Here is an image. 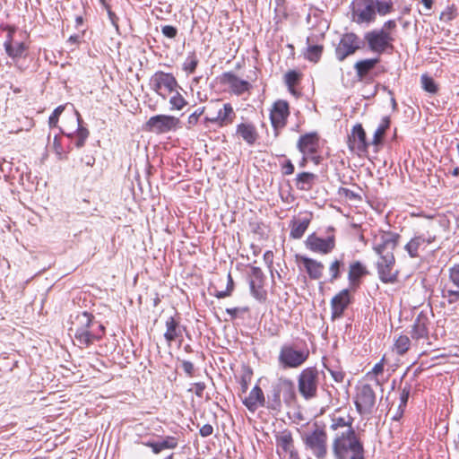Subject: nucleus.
<instances>
[{"label":"nucleus","mask_w":459,"mask_h":459,"mask_svg":"<svg viewBox=\"0 0 459 459\" xmlns=\"http://www.w3.org/2000/svg\"><path fill=\"white\" fill-rule=\"evenodd\" d=\"M342 265V262L341 260L335 259L333 260L329 266V273L331 274L330 281L333 282L337 280L341 275V267Z\"/></svg>","instance_id":"obj_48"},{"label":"nucleus","mask_w":459,"mask_h":459,"mask_svg":"<svg viewBox=\"0 0 459 459\" xmlns=\"http://www.w3.org/2000/svg\"><path fill=\"white\" fill-rule=\"evenodd\" d=\"M243 403L250 411H255L259 406H265V398L261 387L255 385L250 391L249 395L245 398Z\"/></svg>","instance_id":"obj_27"},{"label":"nucleus","mask_w":459,"mask_h":459,"mask_svg":"<svg viewBox=\"0 0 459 459\" xmlns=\"http://www.w3.org/2000/svg\"><path fill=\"white\" fill-rule=\"evenodd\" d=\"M283 167L286 169V172H293L294 170V166L290 160H287Z\"/></svg>","instance_id":"obj_63"},{"label":"nucleus","mask_w":459,"mask_h":459,"mask_svg":"<svg viewBox=\"0 0 459 459\" xmlns=\"http://www.w3.org/2000/svg\"><path fill=\"white\" fill-rule=\"evenodd\" d=\"M320 372L316 367L303 369L298 377V389L300 395L310 400L317 395Z\"/></svg>","instance_id":"obj_6"},{"label":"nucleus","mask_w":459,"mask_h":459,"mask_svg":"<svg viewBox=\"0 0 459 459\" xmlns=\"http://www.w3.org/2000/svg\"><path fill=\"white\" fill-rule=\"evenodd\" d=\"M396 27V22L394 20H389L385 22L383 27L379 30H383L385 33H391L390 31L394 30Z\"/></svg>","instance_id":"obj_56"},{"label":"nucleus","mask_w":459,"mask_h":459,"mask_svg":"<svg viewBox=\"0 0 459 459\" xmlns=\"http://www.w3.org/2000/svg\"><path fill=\"white\" fill-rule=\"evenodd\" d=\"M395 258L394 255L379 256L377 263V273L384 283H394L397 281L398 272L394 270Z\"/></svg>","instance_id":"obj_16"},{"label":"nucleus","mask_w":459,"mask_h":459,"mask_svg":"<svg viewBox=\"0 0 459 459\" xmlns=\"http://www.w3.org/2000/svg\"><path fill=\"white\" fill-rule=\"evenodd\" d=\"M265 406L273 411H280L281 407V397L279 390L273 383L271 386V390L267 394V401H265Z\"/></svg>","instance_id":"obj_36"},{"label":"nucleus","mask_w":459,"mask_h":459,"mask_svg":"<svg viewBox=\"0 0 459 459\" xmlns=\"http://www.w3.org/2000/svg\"><path fill=\"white\" fill-rule=\"evenodd\" d=\"M307 247L315 253L326 255L331 253L335 247L334 236H329L326 238L310 235L306 240Z\"/></svg>","instance_id":"obj_19"},{"label":"nucleus","mask_w":459,"mask_h":459,"mask_svg":"<svg viewBox=\"0 0 459 459\" xmlns=\"http://www.w3.org/2000/svg\"><path fill=\"white\" fill-rule=\"evenodd\" d=\"M75 116H76V121H77V129L75 132V136H76L75 146L77 148H82L84 145V143L89 136V131L81 126L82 118H81L80 114L77 111H75Z\"/></svg>","instance_id":"obj_39"},{"label":"nucleus","mask_w":459,"mask_h":459,"mask_svg":"<svg viewBox=\"0 0 459 459\" xmlns=\"http://www.w3.org/2000/svg\"><path fill=\"white\" fill-rule=\"evenodd\" d=\"M150 87L162 99H166L176 91L178 83L172 74L158 71L150 78Z\"/></svg>","instance_id":"obj_7"},{"label":"nucleus","mask_w":459,"mask_h":459,"mask_svg":"<svg viewBox=\"0 0 459 459\" xmlns=\"http://www.w3.org/2000/svg\"><path fill=\"white\" fill-rule=\"evenodd\" d=\"M197 65H198V59L193 54L186 58V62L183 65V69L185 71L188 72L189 74H192L196 69Z\"/></svg>","instance_id":"obj_51"},{"label":"nucleus","mask_w":459,"mask_h":459,"mask_svg":"<svg viewBox=\"0 0 459 459\" xmlns=\"http://www.w3.org/2000/svg\"><path fill=\"white\" fill-rule=\"evenodd\" d=\"M367 273V268L359 261H356L351 264L348 273V280L350 284L352 286L359 285V279Z\"/></svg>","instance_id":"obj_33"},{"label":"nucleus","mask_w":459,"mask_h":459,"mask_svg":"<svg viewBox=\"0 0 459 459\" xmlns=\"http://www.w3.org/2000/svg\"><path fill=\"white\" fill-rule=\"evenodd\" d=\"M205 389V384L203 382L195 383L193 387L189 390L194 392L198 397H202Z\"/></svg>","instance_id":"obj_54"},{"label":"nucleus","mask_w":459,"mask_h":459,"mask_svg":"<svg viewBox=\"0 0 459 459\" xmlns=\"http://www.w3.org/2000/svg\"><path fill=\"white\" fill-rule=\"evenodd\" d=\"M389 126H390L389 117H383V119L381 120V123L379 124V126H377V128L376 129V131L374 133L372 144L377 145L382 142L386 130L389 128Z\"/></svg>","instance_id":"obj_40"},{"label":"nucleus","mask_w":459,"mask_h":459,"mask_svg":"<svg viewBox=\"0 0 459 459\" xmlns=\"http://www.w3.org/2000/svg\"><path fill=\"white\" fill-rule=\"evenodd\" d=\"M332 451L335 459H365L363 443L355 430L334 435Z\"/></svg>","instance_id":"obj_2"},{"label":"nucleus","mask_w":459,"mask_h":459,"mask_svg":"<svg viewBox=\"0 0 459 459\" xmlns=\"http://www.w3.org/2000/svg\"><path fill=\"white\" fill-rule=\"evenodd\" d=\"M400 236L391 231H383L375 236L373 249L378 256L394 255Z\"/></svg>","instance_id":"obj_12"},{"label":"nucleus","mask_w":459,"mask_h":459,"mask_svg":"<svg viewBox=\"0 0 459 459\" xmlns=\"http://www.w3.org/2000/svg\"><path fill=\"white\" fill-rule=\"evenodd\" d=\"M420 82L424 91L432 94L437 91V85L436 84L435 81L429 75L422 74L420 77Z\"/></svg>","instance_id":"obj_44"},{"label":"nucleus","mask_w":459,"mask_h":459,"mask_svg":"<svg viewBox=\"0 0 459 459\" xmlns=\"http://www.w3.org/2000/svg\"><path fill=\"white\" fill-rule=\"evenodd\" d=\"M363 44L364 42L355 33L343 34L335 48L336 58L341 62L343 61L347 56L362 48Z\"/></svg>","instance_id":"obj_11"},{"label":"nucleus","mask_w":459,"mask_h":459,"mask_svg":"<svg viewBox=\"0 0 459 459\" xmlns=\"http://www.w3.org/2000/svg\"><path fill=\"white\" fill-rule=\"evenodd\" d=\"M454 19L453 12L450 9H447L445 12H442L440 14V20L448 22Z\"/></svg>","instance_id":"obj_59"},{"label":"nucleus","mask_w":459,"mask_h":459,"mask_svg":"<svg viewBox=\"0 0 459 459\" xmlns=\"http://www.w3.org/2000/svg\"><path fill=\"white\" fill-rule=\"evenodd\" d=\"M161 32L165 37L174 39L178 34V30L172 25H164L161 27Z\"/></svg>","instance_id":"obj_53"},{"label":"nucleus","mask_w":459,"mask_h":459,"mask_svg":"<svg viewBox=\"0 0 459 459\" xmlns=\"http://www.w3.org/2000/svg\"><path fill=\"white\" fill-rule=\"evenodd\" d=\"M309 223L310 217L307 215L304 217H299L298 219H293L290 223V236L292 238H300L307 230Z\"/></svg>","instance_id":"obj_30"},{"label":"nucleus","mask_w":459,"mask_h":459,"mask_svg":"<svg viewBox=\"0 0 459 459\" xmlns=\"http://www.w3.org/2000/svg\"><path fill=\"white\" fill-rule=\"evenodd\" d=\"M237 134L248 144H253L258 136L255 126L250 123H241L238 125Z\"/></svg>","instance_id":"obj_32"},{"label":"nucleus","mask_w":459,"mask_h":459,"mask_svg":"<svg viewBox=\"0 0 459 459\" xmlns=\"http://www.w3.org/2000/svg\"><path fill=\"white\" fill-rule=\"evenodd\" d=\"M309 357L307 346L299 347L294 343H284L279 351L278 362L284 368H298L301 367Z\"/></svg>","instance_id":"obj_3"},{"label":"nucleus","mask_w":459,"mask_h":459,"mask_svg":"<svg viewBox=\"0 0 459 459\" xmlns=\"http://www.w3.org/2000/svg\"><path fill=\"white\" fill-rule=\"evenodd\" d=\"M202 114V111H200L199 113L197 112H195L194 114H192L190 117H189V119H188V122L189 124H194V123H196L199 116Z\"/></svg>","instance_id":"obj_60"},{"label":"nucleus","mask_w":459,"mask_h":459,"mask_svg":"<svg viewBox=\"0 0 459 459\" xmlns=\"http://www.w3.org/2000/svg\"><path fill=\"white\" fill-rule=\"evenodd\" d=\"M234 290V281L230 273L227 276V288L225 290H218L214 293V296L218 299H224L230 297Z\"/></svg>","instance_id":"obj_46"},{"label":"nucleus","mask_w":459,"mask_h":459,"mask_svg":"<svg viewBox=\"0 0 459 459\" xmlns=\"http://www.w3.org/2000/svg\"><path fill=\"white\" fill-rule=\"evenodd\" d=\"M348 145L351 152L361 155L367 152L369 143L367 142L366 132L360 124H357L348 135Z\"/></svg>","instance_id":"obj_18"},{"label":"nucleus","mask_w":459,"mask_h":459,"mask_svg":"<svg viewBox=\"0 0 459 459\" xmlns=\"http://www.w3.org/2000/svg\"><path fill=\"white\" fill-rule=\"evenodd\" d=\"M289 114V104L287 101L280 100L273 104L270 118L274 129L277 130L285 126Z\"/></svg>","instance_id":"obj_22"},{"label":"nucleus","mask_w":459,"mask_h":459,"mask_svg":"<svg viewBox=\"0 0 459 459\" xmlns=\"http://www.w3.org/2000/svg\"><path fill=\"white\" fill-rule=\"evenodd\" d=\"M350 294L348 290H341L331 300L332 317L339 318L350 304Z\"/></svg>","instance_id":"obj_25"},{"label":"nucleus","mask_w":459,"mask_h":459,"mask_svg":"<svg viewBox=\"0 0 459 459\" xmlns=\"http://www.w3.org/2000/svg\"><path fill=\"white\" fill-rule=\"evenodd\" d=\"M276 445L278 448H281L283 452L289 453L294 451L293 438L291 433L288 430L281 432L276 437Z\"/></svg>","instance_id":"obj_34"},{"label":"nucleus","mask_w":459,"mask_h":459,"mask_svg":"<svg viewBox=\"0 0 459 459\" xmlns=\"http://www.w3.org/2000/svg\"><path fill=\"white\" fill-rule=\"evenodd\" d=\"M411 346V340L407 335H400L394 343L393 351L398 355L405 354Z\"/></svg>","instance_id":"obj_41"},{"label":"nucleus","mask_w":459,"mask_h":459,"mask_svg":"<svg viewBox=\"0 0 459 459\" xmlns=\"http://www.w3.org/2000/svg\"><path fill=\"white\" fill-rule=\"evenodd\" d=\"M384 360H385V359L383 358L379 362H377L373 367L371 371H369V372H368L366 374V378L367 379L375 381L376 385H379V386L381 385V382L377 378V376L382 374L383 371H384Z\"/></svg>","instance_id":"obj_42"},{"label":"nucleus","mask_w":459,"mask_h":459,"mask_svg":"<svg viewBox=\"0 0 459 459\" xmlns=\"http://www.w3.org/2000/svg\"><path fill=\"white\" fill-rule=\"evenodd\" d=\"M410 395V386L405 385L400 394V403L398 406L399 413L397 416L394 417V419H397L401 417L403 413L404 408L406 407L408 399Z\"/></svg>","instance_id":"obj_45"},{"label":"nucleus","mask_w":459,"mask_h":459,"mask_svg":"<svg viewBox=\"0 0 459 459\" xmlns=\"http://www.w3.org/2000/svg\"><path fill=\"white\" fill-rule=\"evenodd\" d=\"M169 103L171 104L173 108L180 110L186 106V101L181 96V94L176 91L175 94L170 98Z\"/></svg>","instance_id":"obj_50"},{"label":"nucleus","mask_w":459,"mask_h":459,"mask_svg":"<svg viewBox=\"0 0 459 459\" xmlns=\"http://www.w3.org/2000/svg\"><path fill=\"white\" fill-rule=\"evenodd\" d=\"M353 20L359 24L375 21L374 0H355L352 9Z\"/></svg>","instance_id":"obj_15"},{"label":"nucleus","mask_w":459,"mask_h":459,"mask_svg":"<svg viewBox=\"0 0 459 459\" xmlns=\"http://www.w3.org/2000/svg\"><path fill=\"white\" fill-rule=\"evenodd\" d=\"M249 288L252 296L260 302H264L267 292L264 289V275L260 267L252 266L249 272Z\"/></svg>","instance_id":"obj_17"},{"label":"nucleus","mask_w":459,"mask_h":459,"mask_svg":"<svg viewBox=\"0 0 459 459\" xmlns=\"http://www.w3.org/2000/svg\"><path fill=\"white\" fill-rule=\"evenodd\" d=\"M236 117L235 111L230 103L223 104L216 114L206 117V120L218 125L219 126H226L231 124Z\"/></svg>","instance_id":"obj_24"},{"label":"nucleus","mask_w":459,"mask_h":459,"mask_svg":"<svg viewBox=\"0 0 459 459\" xmlns=\"http://www.w3.org/2000/svg\"><path fill=\"white\" fill-rule=\"evenodd\" d=\"M179 123V119L167 115H157L149 118L146 122V130L155 134H165L175 130Z\"/></svg>","instance_id":"obj_14"},{"label":"nucleus","mask_w":459,"mask_h":459,"mask_svg":"<svg viewBox=\"0 0 459 459\" xmlns=\"http://www.w3.org/2000/svg\"><path fill=\"white\" fill-rule=\"evenodd\" d=\"M4 45L7 55L12 58L22 57L26 49L25 44L22 42L13 43L11 40H8Z\"/></svg>","instance_id":"obj_37"},{"label":"nucleus","mask_w":459,"mask_h":459,"mask_svg":"<svg viewBox=\"0 0 459 459\" xmlns=\"http://www.w3.org/2000/svg\"><path fill=\"white\" fill-rule=\"evenodd\" d=\"M436 224L429 221L427 225L426 232H422L419 235L414 236L404 247V249L408 252L411 258L419 256V249L423 245H429L433 243L436 238Z\"/></svg>","instance_id":"obj_9"},{"label":"nucleus","mask_w":459,"mask_h":459,"mask_svg":"<svg viewBox=\"0 0 459 459\" xmlns=\"http://www.w3.org/2000/svg\"><path fill=\"white\" fill-rule=\"evenodd\" d=\"M329 417V429L334 435L342 432H349V430H355L353 428L354 418L348 410L336 409Z\"/></svg>","instance_id":"obj_13"},{"label":"nucleus","mask_w":459,"mask_h":459,"mask_svg":"<svg viewBox=\"0 0 459 459\" xmlns=\"http://www.w3.org/2000/svg\"><path fill=\"white\" fill-rule=\"evenodd\" d=\"M375 12L380 15H385L393 10V4L388 2L374 0Z\"/></svg>","instance_id":"obj_47"},{"label":"nucleus","mask_w":459,"mask_h":459,"mask_svg":"<svg viewBox=\"0 0 459 459\" xmlns=\"http://www.w3.org/2000/svg\"><path fill=\"white\" fill-rule=\"evenodd\" d=\"M296 261L303 264L310 279L319 280L323 276L325 270L323 263L301 255H296Z\"/></svg>","instance_id":"obj_23"},{"label":"nucleus","mask_w":459,"mask_h":459,"mask_svg":"<svg viewBox=\"0 0 459 459\" xmlns=\"http://www.w3.org/2000/svg\"><path fill=\"white\" fill-rule=\"evenodd\" d=\"M365 40L368 42L370 51L378 55L394 48L392 45L394 41L393 36L391 33H385L383 30H374L367 32L365 34Z\"/></svg>","instance_id":"obj_10"},{"label":"nucleus","mask_w":459,"mask_h":459,"mask_svg":"<svg viewBox=\"0 0 459 459\" xmlns=\"http://www.w3.org/2000/svg\"><path fill=\"white\" fill-rule=\"evenodd\" d=\"M428 334V318L425 315L420 314L412 325L411 337L418 340L426 338Z\"/></svg>","instance_id":"obj_31"},{"label":"nucleus","mask_w":459,"mask_h":459,"mask_svg":"<svg viewBox=\"0 0 459 459\" xmlns=\"http://www.w3.org/2000/svg\"><path fill=\"white\" fill-rule=\"evenodd\" d=\"M181 366H182V368H183L184 372L186 375H188L189 377L193 376L195 367H194V364L191 361L183 360Z\"/></svg>","instance_id":"obj_55"},{"label":"nucleus","mask_w":459,"mask_h":459,"mask_svg":"<svg viewBox=\"0 0 459 459\" xmlns=\"http://www.w3.org/2000/svg\"><path fill=\"white\" fill-rule=\"evenodd\" d=\"M70 331L74 333L78 346L86 348L102 338L105 327L100 323L94 321V316L91 314L84 311L74 316Z\"/></svg>","instance_id":"obj_1"},{"label":"nucleus","mask_w":459,"mask_h":459,"mask_svg":"<svg viewBox=\"0 0 459 459\" xmlns=\"http://www.w3.org/2000/svg\"><path fill=\"white\" fill-rule=\"evenodd\" d=\"M264 258L266 262L272 264L273 262V252L272 251H267L265 252V254L264 255Z\"/></svg>","instance_id":"obj_62"},{"label":"nucleus","mask_w":459,"mask_h":459,"mask_svg":"<svg viewBox=\"0 0 459 459\" xmlns=\"http://www.w3.org/2000/svg\"><path fill=\"white\" fill-rule=\"evenodd\" d=\"M332 377L337 383H342L344 379L345 374L342 370H329Z\"/></svg>","instance_id":"obj_57"},{"label":"nucleus","mask_w":459,"mask_h":459,"mask_svg":"<svg viewBox=\"0 0 459 459\" xmlns=\"http://www.w3.org/2000/svg\"><path fill=\"white\" fill-rule=\"evenodd\" d=\"M306 449L309 450L316 459L327 456V433L322 427L315 425V429L303 436Z\"/></svg>","instance_id":"obj_4"},{"label":"nucleus","mask_w":459,"mask_h":459,"mask_svg":"<svg viewBox=\"0 0 459 459\" xmlns=\"http://www.w3.org/2000/svg\"><path fill=\"white\" fill-rule=\"evenodd\" d=\"M63 111H64V107L63 106L57 107L53 111V113L50 115L49 119H48V124H49L50 127L56 126L57 121H58V117H59V116L61 115V113Z\"/></svg>","instance_id":"obj_52"},{"label":"nucleus","mask_w":459,"mask_h":459,"mask_svg":"<svg viewBox=\"0 0 459 459\" xmlns=\"http://www.w3.org/2000/svg\"><path fill=\"white\" fill-rule=\"evenodd\" d=\"M314 178V174H297L296 186L300 190H308Z\"/></svg>","instance_id":"obj_43"},{"label":"nucleus","mask_w":459,"mask_h":459,"mask_svg":"<svg viewBox=\"0 0 459 459\" xmlns=\"http://www.w3.org/2000/svg\"><path fill=\"white\" fill-rule=\"evenodd\" d=\"M221 82L227 85L230 91L238 96L251 89V84L247 81L240 79L231 72L224 73L221 75Z\"/></svg>","instance_id":"obj_21"},{"label":"nucleus","mask_w":459,"mask_h":459,"mask_svg":"<svg viewBox=\"0 0 459 459\" xmlns=\"http://www.w3.org/2000/svg\"><path fill=\"white\" fill-rule=\"evenodd\" d=\"M285 83L291 92H294V86L299 80V74L296 71H289L285 74Z\"/></svg>","instance_id":"obj_49"},{"label":"nucleus","mask_w":459,"mask_h":459,"mask_svg":"<svg viewBox=\"0 0 459 459\" xmlns=\"http://www.w3.org/2000/svg\"><path fill=\"white\" fill-rule=\"evenodd\" d=\"M178 439L175 437H167L161 442H150V446L154 454L160 453L163 449H174L178 446Z\"/></svg>","instance_id":"obj_35"},{"label":"nucleus","mask_w":459,"mask_h":459,"mask_svg":"<svg viewBox=\"0 0 459 459\" xmlns=\"http://www.w3.org/2000/svg\"><path fill=\"white\" fill-rule=\"evenodd\" d=\"M379 63V58H369L359 60L355 63L354 70L356 72V76L359 81H363L367 78L369 72L375 68L377 64Z\"/></svg>","instance_id":"obj_29"},{"label":"nucleus","mask_w":459,"mask_h":459,"mask_svg":"<svg viewBox=\"0 0 459 459\" xmlns=\"http://www.w3.org/2000/svg\"><path fill=\"white\" fill-rule=\"evenodd\" d=\"M421 3L429 10L431 9V7L433 5V0H421Z\"/></svg>","instance_id":"obj_64"},{"label":"nucleus","mask_w":459,"mask_h":459,"mask_svg":"<svg viewBox=\"0 0 459 459\" xmlns=\"http://www.w3.org/2000/svg\"><path fill=\"white\" fill-rule=\"evenodd\" d=\"M274 384L285 403L290 404L294 402L296 397L295 387L294 383L290 379L280 377Z\"/></svg>","instance_id":"obj_26"},{"label":"nucleus","mask_w":459,"mask_h":459,"mask_svg":"<svg viewBox=\"0 0 459 459\" xmlns=\"http://www.w3.org/2000/svg\"><path fill=\"white\" fill-rule=\"evenodd\" d=\"M165 325L166 332L164 333V338L169 343L179 337H182V327L180 325L179 318L169 316L166 320Z\"/></svg>","instance_id":"obj_28"},{"label":"nucleus","mask_w":459,"mask_h":459,"mask_svg":"<svg viewBox=\"0 0 459 459\" xmlns=\"http://www.w3.org/2000/svg\"><path fill=\"white\" fill-rule=\"evenodd\" d=\"M226 312H227V314L230 315L231 317H235V316H237V314L238 312V307L227 308Z\"/></svg>","instance_id":"obj_61"},{"label":"nucleus","mask_w":459,"mask_h":459,"mask_svg":"<svg viewBox=\"0 0 459 459\" xmlns=\"http://www.w3.org/2000/svg\"><path fill=\"white\" fill-rule=\"evenodd\" d=\"M200 435L203 437H209L212 434L213 432V428L212 425L210 424H204L201 429H200Z\"/></svg>","instance_id":"obj_58"},{"label":"nucleus","mask_w":459,"mask_h":459,"mask_svg":"<svg viewBox=\"0 0 459 459\" xmlns=\"http://www.w3.org/2000/svg\"><path fill=\"white\" fill-rule=\"evenodd\" d=\"M449 281L455 289L446 287L442 290V297L449 304H454L459 301V264H454L449 269Z\"/></svg>","instance_id":"obj_20"},{"label":"nucleus","mask_w":459,"mask_h":459,"mask_svg":"<svg viewBox=\"0 0 459 459\" xmlns=\"http://www.w3.org/2000/svg\"><path fill=\"white\" fill-rule=\"evenodd\" d=\"M298 147L302 154L299 166L304 167L305 163L311 161L314 164L320 162L321 157L316 155L318 147V138L316 134H307L301 136L298 143Z\"/></svg>","instance_id":"obj_8"},{"label":"nucleus","mask_w":459,"mask_h":459,"mask_svg":"<svg viewBox=\"0 0 459 459\" xmlns=\"http://www.w3.org/2000/svg\"><path fill=\"white\" fill-rule=\"evenodd\" d=\"M377 403V395L374 388L368 383H359L356 385L354 404L360 415H369L373 412Z\"/></svg>","instance_id":"obj_5"},{"label":"nucleus","mask_w":459,"mask_h":459,"mask_svg":"<svg viewBox=\"0 0 459 459\" xmlns=\"http://www.w3.org/2000/svg\"><path fill=\"white\" fill-rule=\"evenodd\" d=\"M307 48L305 52V56L311 62L316 63L320 59L323 52L322 45H315L310 43V39L307 38Z\"/></svg>","instance_id":"obj_38"}]
</instances>
